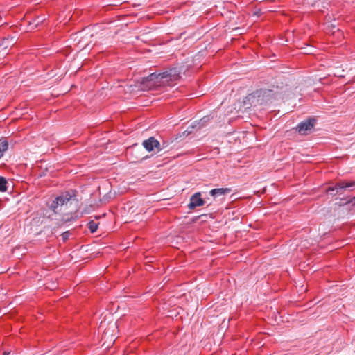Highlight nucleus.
Listing matches in <instances>:
<instances>
[{
    "label": "nucleus",
    "instance_id": "6",
    "mask_svg": "<svg viewBox=\"0 0 355 355\" xmlns=\"http://www.w3.org/2000/svg\"><path fill=\"white\" fill-rule=\"evenodd\" d=\"M261 91H255L250 94H248L244 101V105L246 106V108L249 107V105L257 107L260 105V102H259L258 98L261 94Z\"/></svg>",
    "mask_w": 355,
    "mask_h": 355
},
{
    "label": "nucleus",
    "instance_id": "21",
    "mask_svg": "<svg viewBox=\"0 0 355 355\" xmlns=\"http://www.w3.org/2000/svg\"><path fill=\"white\" fill-rule=\"evenodd\" d=\"M38 24H40V21H37V24H35V26H37Z\"/></svg>",
    "mask_w": 355,
    "mask_h": 355
},
{
    "label": "nucleus",
    "instance_id": "22",
    "mask_svg": "<svg viewBox=\"0 0 355 355\" xmlns=\"http://www.w3.org/2000/svg\"><path fill=\"white\" fill-rule=\"evenodd\" d=\"M212 204V202H210L209 204H208V206L209 205H211Z\"/></svg>",
    "mask_w": 355,
    "mask_h": 355
},
{
    "label": "nucleus",
    "instance_id": "18",
    "mask_svg": "<svg viewBox=\"0 0 355 355\" xmlns=\"http://www.w3.org/2000/svg\"><path fill=\"white\" fill-rule=\"evenodd\" d=\"M3 355H10V353L8 352H4Z\"/></svg>",
    "mask_w": 355,
    "mask_h": 355
},
{
    "label": "nucleus",
    "instance_id": "17",
    "mask_svg": "<svg viewBox=\"0 0 355 355\" xmlns=\"http://www.w3.org/2000/svg\"><path fill=\"white\" fill-rule=\"evenodd\" d=\"M83 214H89V210H87V209H84L82 212Z\"/></svg>",
    "mask_w": 355,
    "mask_h": 355
},
{
    "label": "nucleus",
    "instance_id": "14",
    "mask_svg": "<svg viewBox=\"0 0 355 355\" xmlns=\"http://www.w3.org/2000/svg\"><path fill=\"white\" fill-rule=\"evenodd\" d=\"M98 227V223H95L94 220H90L87 224V227L92 233L96 232Z\"/></svg>",
    "mask_w": 355,
    "mask_h": 355
},
{
    "label": "nucleus",
    "instance_id": "3",
    "mask_svg": "<svg viewBox=\"0 0 355 355\" xmlns=\"http://www.w3.org/2000/svg\"><path fill=\"white\" fill-rule=\"evenodd\" d=\"M142 145L148 152H151L155 148L159 152L167 147V144L165 141L161 144L154 137H150L148 139L144 140Z\"/></svg>",
    "mask_w": 355,
    "mask_h": 355
},
{
    "label": "nucleus",
    "instance_id": "16",
    "mask_svg": "<svg viewBox=\"0 0 355 355\" xmlns=\"http://www.w3.org/2000/svg\"><path fill=\"white\" fill-rule=\"evenodd\" d=\"M71 233L70 231H66L64 232H63L61 236H62V239L63 241V242H65L66 241H67L69 238V236H71Z\"/></svg>",
    "mask_w": 355,
    "mask_h": 355
},
{
    "label": "nucleus",
    "instance_id": "19",
    "mask_svg": "<svg viewBox=\"0 0 355 355\" xmlns=\"http://www.w3.org/2000/svg\"><path fill=\"white\" fill-rule=\"evenodd\" d=\"M38 24H40V21H37V24H35V26H37Z\"/></svg>",
    "mask_w": 355,
    "mask_h": 355
},
{
    "label": "nucleus",
    "instance_id": "15",
    "mask_svg": "<svg viewBox=\"0 0 355 355\" xmlns=\"http://www.w3.org/2000/svg\"><path fill=\"white\" fill-rule=\"evenodd\" d=\"M208 120H209V117H204V118L201 119H200L199 121H198V122H197V121H195V123H197V125H196V124H195V125H192V128H195V127H196L197 125H198V128H201L202 126H203V125H204V123H205V121H208Z\"/></svg>",
    "mask_w": 355,
    "mask_h": 355
},
{
    "label": "nucleus",
    "instance_id": "7",
    "mask_svg": "<svg viewBox=\"0 0 355 355\" xmlns=\"http://www.w3.org/2000/svg\"><path fill=\"white\" fill-rule=\"evenodd\" d=\"M232 191L230 188H217L213 189L209 191V195L213 198V200L216 201L218 200H223L224 197Z\"/></svg>",
    "mask_w": 355,
    "mask_h": 355
},
{
    "label": "nucleus",
    "instance_id": "10",
    "mask_svg": "<svg viewBox=\"0 0 355 355\" xmlns=\"http://www.w3.org/2000/svg\"><path fill=\"white\" fill-rule=\"evenodd\" d=\"M257 91H261V94H260L258 98L259 102H260V105L267 103L271 98H273L275 94L274 92L271 89H260Z\"/></svg>",
    "mask_w": 355,
    "mask_h": 355
},
{
    "label": "nucleus",
    "instance_id": "8",
    "mask_svg": "<svg viewBox=\"0 0 355 355\" xmlns=\"http://www.w3.org/2000/svg\"><path fill=\"white\" fill-rule=\"evenodd\" d=\"M355 188V181H340L337 182V189L339 191L338 195H343L346 191H352Z\"/></svg>",
    "mask_w": 355,
    "mask_h": 355
},
{
    "label": "nucleus",
    "instance_id": "1",
    "mask_svg": "<svg viewBox=\"0 0 355 355\" xmlns=\"http://www.w3.org/2000/svg\"><path fill=\"white\" fill-rule=\"evenodd\" d=\"M77 193L76 190L71 189L62 192L54 200H49L47 202V206L55 214L67 211L71 207H73L71 211L73 209L77 210L79 202Z\"/></svg>",
    "mask_w": 355,
    "mask_h": 355
},
{
    "label": "nucleus",
    "instance_id": "5",
    "mask_svg": "<svg viewBox=\"0 0 355 355\" xmlns=\"http://www.w3.org/2000/svg\"><path fill=\"white\" fill-rule=\"evenodd\" d=\"M206 202V199H203L202 198L201 193L196 192L190 197L189 203L188 204V208L192 210L198 207L203 206L204 205H205Z\"/></svg>",
    "mask_w": 355,
    "mask_h": 355
},
{
    "label": "nucleus",
    "instance_id": "4",
    "mask_svg": "<svg viewBox=\"0 0 355 355\" xmlns=\"http://www.w3.org/2000/svg\"><path fill=\"white\" fill-rule=\"evenodd\" d=\"M316 124V119L313 117H309L307 119L300 122L296 127V130L302 135H306L308 131L312 130Z\"/></svg>",
    "mask_w": 355,
    "mask_h": 355
},
{
    "label": "nucleus",
    "instance_id": "2",
    "mask_svg": "<svg viewBox=\"0 0 355 355\" xmlns=\"http://www.w3.org/2000/svg\"><path fill=\"white\" fill-rule=\"evenodd\" d=\"M180 78L177 68L170 69L162 73H152L143 79V83L153 82L155 85H168L170 82L178 80Z\"/></svg>",
    "mask_w": 355,
    "mask_h": 355
},
{
    "label": "nucleus",
    "instance_id": "13",
    "mask_svg": "<svg viewBox=\"0 0 355 355\" xmlns=\"http://www.w3.org/2000/svg\"><path fill=\"white\" fill-rule=\"evenodd\" d=\"M8 182L4 177L0 176V191L5 192L7 191Z\"/></svg>",
    "mask_w": 355,
    "mask_h": 355
},
{
    "label": "nucleus",
    "instance_id": "11",
    "mask_svg": "<svg viewBox=\"0 0 355 355\" xmlns=\"http://www.w3.org/2000/svg\"><path fill=\"white\" fill-rule=\"evenodd\" d=\"M325 191L327 192V193H328L332 196L338 195L339 191L337 189V182L335 183L334 185L329 186L326 189Z\"/></svg>",
    "mask_w": 355,
    "mask_h": 355
},
{
    "label": "nucleus",
    "instance_id": "20",
    "mask_svg": "<svg viewBox=\"0 0 355 355\" xmlns=\"http://www.w3.org/2000/svg\"><path fill=\"white\" fill-rule=\"evenodd\" d=\"M38 24H40V21H37V24H35V26H37Z\"/></svg>",
    "mask_w": 355,
    "mask_h": 355
},
{
    "label": "nucleus",
    "instance_id": "12",
    "mask_svg": "<svg viewBox=\"0 0 355 355\" xmlns=\"http://www.w3.org/2000/svg\"><path fill=\"white\" fill-rule=\"evenodd\" d=\"M8 143L6 139H0V159L3 155V153L8 150Z\"/></svg>",
    "mask_w": 355,
    "mask_h": 355
},
{
    "label": "nucleus",
    "instance_id": "9",
    "mask_svg": "<svg viewBox=\"0 0 355 355\" xmlns=\"http://www.w3.org/2000/svg\"><path fill=\"white\" fill-rule=\"evenodd\" d=\"M15 44V37H5L0 40V54L5 55L8 54L7 50Z\"/></svg>",
    "mask_w": 355,
    "mask_h": 355
}]
</instances>
